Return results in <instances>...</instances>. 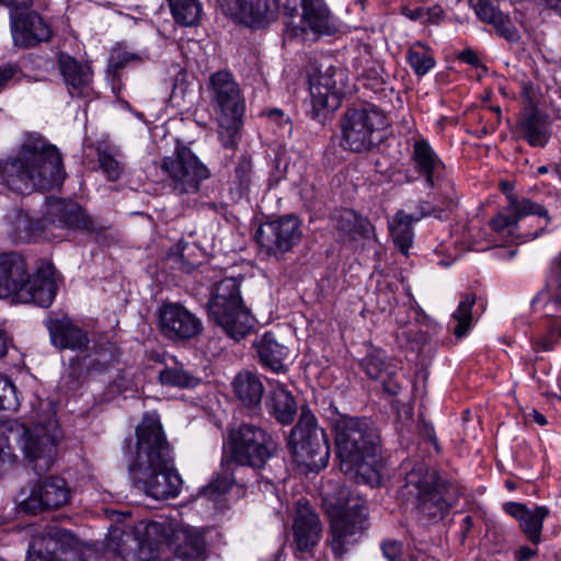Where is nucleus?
Returning <instances> with one entry per match:
<instances>
[{"label": "nucleus", "mask_w": 561, "mask_h": 561, "mask_svg": "<svg viewBox=\"0 0 561 561\" xmlns=\"http://www.w3.org/2000/svg\"><path fill=\"white\" fill-rule=\"evenodd\" d=\"M144 58L138 53L128 51L123 43H116L110 50L107 66L105 72L115 75H123V70L130 62L140 64Z\"/></svg>", "instance_id": "49530a36"}, {"label": "nucleus", "mask_w": 561, "mask_h": 561, "mask_svg": "<svg viewBox=\"0 0 561 561\" xmlns=\"http://www.w3.org/2000/svg\"><path fill=\"white\" fill-rule=\"evenodd\" d=\"M83 357L87 359L88 369L98 375L108 371L118 362L117 353L103 344L94 345L92 352L87 353Z\"/></svg>", "instance_id": "c03bdc74"}, {"label": "nucleus", "mask_w": 561, "mask_h": 561, "mask_svg": "<svg viewBox=\"0 0 561 561\" xmlns=\"http://www.w3.org/2000/svg\"><path fill=\"white\" fill-rule=\"evenodd\" d=\"M337 229L352 238L370 239L375 236V227L367 217L354 209H345L337 218Z\"/></svg>", "instance_id": "58836bf2"}, {"label": "nucleus", "mask_w": 561, "mask_h": 561, "mask_svg": "<svg viewBox=\"0 0 561 561\" xmlns=\"http://www.w3.org/2000/svg\"><path fill=\"white\" fill-rule=\"evenodd\" d=\"M66 176L61 151L38 131L25 133L16 154L0 160L1 183L18 194L60 188Z\"/></svg>", "instance_id": "f03ea898"}, {"label": "nucleus", "mask_w": 561, "mask_h": 561, "mask_svg": "<svg viewBox=\"0 0 561 561\" xmlns=\"http://www.w3.org/2000/svg\"><path fill=\"white\" fill-rule=\"evenodd\" d=\"M232 388L244 408L251 411L261 408L264 386L256 374L249 370L239 373L232 381Z\"/></svg>", "instance_id": "c9c22d12"}, {"label": "nucleus", "mask_w": 561, "mask_h": 561, "mask_svg": "<svg viewBox=\"0 0 561 561\" xmlns=\"http://www.w3.org/2000/svg\"><path fill=\"white\" fill-rule=\"evenodd\" d=\"M105 80L111 85V91L114 94L116 101L122 104L123 107H130L128 101L123 98L125 91V83L123 81V75H113L105 72Z\"/></svg>", "instance_id": "13d9d810"}, {"label": "nucleus", "mask_w": 561, "mask_h": 561, "mask_svg": "<svg viewBox=\"0 0 561 561\" xmlns=\"http://www.w3.org/2000/svg\"><path fill=\"white\" fill-rule=\"evenodd\" d=\"M457 60L460 62L467 64L476 69L483 68L485 69V66L481 61L478 54L470 47H467L459 51L456 56Z\"/></svg>", "instance_id": "338daca9"}, {"label": "nucleus", "mask_w": 561, "mask_h": 561, "mask_svg": "<svg viewBox=\"0 0 561 561\" xmlns=\"http://www.w3.org/2000/svg\"><path fill=\"white\" fill-rule=\"evenodd\" d=\"M335 73L336 69L329 67L324 73L309 78L310 115L321 125L341 106L345 95L343 88L336 84Z\"/></svg>", "instance_id": "5701e85b"}, {"label": "nucleus", "mask_w": 561, "mask_h": 561, "mask_svg": "<svg viewBox=\"0 0 561 561\" xmlns=\"http://www.w3.org/2000/svg\"><path fill=\"white\" fill-rule=\"evenodd\" d=\"M57 65L69 92L81 96L91 82V73L68 53L58 54Z\"/></svg>", "instance_id": "f704fd0d"}, {"label": "nucleus", "mask_w": 561, "mask_h": 561, "mask_svg": "<svg viewBox=\"0 0 561 561\" xmlns=\"http://www.w3.org/2000/svg\"><path fill=\"white\" fill-rule=\"evenodd\" d=\"M416 431L420 438L424 443L431 444L436 454H440L443 451L434 424L426 420L423 413H419L417 415Z\"/></svg>", "instance_id": "864d4df0"}, {"label": "nucleus", "mask_w": 561, "mask_h": 561, "mask_svg": "<svg viewBox=\"0 0 561 561\" xmlns=\"http://www.w3.org/2000/svg\"><path fill=\"white\" fill-rule=\"evenodd\" d=\"M427 193L426 199H420L415 206V211L408 214V218L417 222L423 218L433 217L439 220L447 218V211H450L457 201V193L453 182H447Z\"/></svg>", "instance_id": "7c9ffc66"}, {"label": "nucleus", "mask_w": 561, "mask_h": 561, "mask_svg": "<svg viewBox=\"0 0 561 561\" xmlns=\"http://www.w3.org/2000/svg\"><path fill=\"white\" fill-rule=\"evenodd\" d=\"M305 0H268V25L282 16L285 22L298 16V11Z\"/></svg>", "instance_id": "09e8293b"}, {"label": "nucleus", "mask_w": 561, "mask_h": 561, "mask_svg": "<svg viewBox=\"0 0 561 561\" xmlns=\"http://www.w3.org/2000/svg\"><path fill=\"white\" fill-rule=\"evenodd\" d=\"M58 285L53 262L41 260L33 274L25 256L16 251L0 252V298L49 308L56 299Z\"/></svg>", "instance_id": "20e7f679"}, {"label": "nucleus", "mask_w": 561, "mask_h": 561, "mask_svg": "<svg viewBox=\"0 0 561 561\" xmlns=\"http://www.w3.org/2000/svg\"><path fill=\"white\" fill-rule=\"evenodd\" d=\"M71 530L54 528L28 545L25 561H88Z\"/></svg>", "instance_id": "6ab92c4d"}, {"label": "nucleus", "mask_w": 561, "mask_h": 561, "mask_svg": "<svg viewBox=\"0 0 561 561\" xmlns=\"http://www.w3.org/2000/svg\"><path fill=\"white\" fill-rule=\"evenodd\" d=\"M190 244L184 241L178 242L172 249H171V255L175 256L176 262H179L182 266V270L185 273H192L197 264L194 262H190L186 259L185 251L188 249Z\"/></svg>", "instance_id": "bf43d9fd"}, {"label": "nucleus", "mask_w": 561, "mask_h": 561, "mask_svg": "<svg viewBox=\"0 0 561 561\" xmlns=\"http://www.w3.org/2000/svg\"><path fill=\"white\" fill-rule=\"evenodd\" d=\"M414 221L408 218L404 210H398L389 224V231L392 242L398 252L409 256V251L414 240Z\"/></svg>", "instance_id": "4c0bfd02"}, {"label": "nucleus", "mask_w": 561, "mask_h": 561, "mask_svg": "<svg viewBox=\"0 0 561 561\" xmlns=\"http://www.w3.org/2000/svg\"><path fill=\"white\" fill-rule=\"evenodd\" d=\"M48 217L53 222V228L59 227L68 230H79L96 236H102L110 229V226L95 220L79 203L70 199H55L49 205Z\"/></svg>", "instance_id": "393cba45"}, {"label": "nucleus", "mask_w": 561, "mask_h": 561, "mask_svg": "<svg viewBox=\"0 0 561 561\" xmlns=\"http://www.w3.org/2000/svg\"><path fill=\"white\" fill-rule=\"evenodd\" d=\"M287 447L295 460L309 471L319 472L329 465L331 447L325 430L308 404L301 407L298 422L287 437Z\"/></svg>", "instance_id": "1a4fd4ad"}, {"label": "nucleus", "mask_w": 561, "mask_h": 561, "mask_svg": "<svg viewBox=\"0 0 561 561\" xmlns=\"http://www.w3.org/2000/svg\"><path fill=\"white\" fill-rule=\"evenodd\" d=\"M561 341V319L554 316L546 317L540 323V330L531 339L535 351L551 352Z\"/></svg>", "instance_id": "a19ab883"}, {"label": "nucleus", "mask_w": 561, "mask_h": 561, "mask_svg": "<svg viewBox=\"0 0 561 561\" xmlns=\"http://www.w3.org/2000/svg\"><path fill=\"white\" fill-rule=\"evenodd\" d=\"M339 31L336 19L325 0H305L298 16L285 22V32L289 38L305 39L308 35L321 38L334 36Z\"/></svg>", "instance_id": "a211bd4d"}, {"label": "nucleus", "mask_w": 561, "mask_h": 561, "mask_svg": "<svg viewBox=\"0 0 561 561\" xmlns=\"http://www.w3.org/2000/svg\"><path fill=\"white\" fill-rule=\"evenodd\" d=\"M549 282L554 285L553 293L539 291L531 299V306L535 307L541 299H547L554 305L557 311H561V260L552 266Z\"/></svg>", "instance_id": "3c124183"}, {"label": "nucleus", "mask_w": 561, "mask_h": 561, "mask_svg": "<svg viewBox=\"0 0 561 561\" xmlns=\"http://www.w3.org/2000/svg\"><path fill=\"white\" fill-rule=\"evenodd\" d=\"M366 377L380 385L388 397H397L403 386L401 380L402 367L399 362L381 347L370 345L366 355L358 363Z\"/></svg>", "instance_id": "412c9836"}, {"label": "nucleus", "mask_w": 561, "mask_h": 561, "mask_svg": "<svg viewBox=\"0 0 561 561\" xmlns=\"http://www.w3.org/2000/svg\"><path fill=\"white\" fill-rule=\"evenodd\" d=\"M0 3L10 9V18H14L15 13L30 14L33 0H0Z\"/></svg>", "instance_id": "e2e57ef3"}, {"label": "nucleus", "mask_w": 561, "mask_h": 561, "mask_svg": "<svg viewBox=\"0 0 561 561\" xmlns=\"http://www.w3.org/2000/svg\"><path fill=\"white\" fill-rule=\"evenodd\" d=\"M496 34L510 43H517L520 39V34L517 27L512 23L508 15L502 13L491 24Z\"/></svg>", "instance_id": "5fc2aeb1"}, {"label": "nucleus", "mask_w": 561, "mask_h": 561, "mask_svg": "<svg viewBox=\"0 0 561 561\" xmlns=\"http://www.w3.org/2000/svg\"><path fill=\"white\" fill-rule=\"evenodd\" d=\"M322 524L319 515L310 508L298 511L293 522L291 548L297 558L313 557L320 542Z\"/></svg>", "instance_id": "c85d7f7f"}, {"label": "nucleus", "mask_w": 561, "mask_h": 561, "mask_svg": "<svg viewBox=\"0 0 561 561\" xmlns=\"http://www.w3.org/2000/svg\"><path fill=\"white\" fill-rule=\"evenodd\" d=\"M282 161L279 158H275L274 160V169L271 171L268 176V187H276L283 180L286 179L288 162L284 163V167L280 165Z\"/></svg>", "instance_id": "69168bd1"}, {"label": "nucleus", "mask_w": 561, "mask_h": 561, "mask_svg": "<svg viewBox=\"0 0 561 561\" xmlns=\"http://www.w3.org/2000/svg\"><path fill=\"white\" fill-rule=\"evenodd\" d=\"M339 147L350 153L370 154L380 151L387 127L385 111L370 102L348 105L339 122Z\"/></svg>", "instance_id": "423d86ee"}, {"label": "nucleus", "mask_w": 561, "mask_h": 561, "mask_svg": "<svg viewBox=\"0 0 561 561\" xmlns=\"http://www.w3.org/2000/svg\"><path fill=\"white\" fill-rule=\"evenodd\" d=\"M43 323L48 331L50 344L55 348L81 353L89 350V332L76 324L68 314L58 317L50 311Z\"/></svg>", "instance_id": "a878e982"}, {"label": "nucleus", "mask_w": 561, "mask_h": 561, "mask_svg": "<svg viewBox=\"0 0 561 561\" xmlns=\"http://www.w3.org/2000/svg\"><path fill=\"white\" fill-rule=\"evenodd\" d=\"M531 92L533 84L524 82V103L515 124L511 127V134L512 138L525 141L531 148H545L551 138L550 116L539 107Z\"/></svg>", "instance_id": "dca6fc26"}, {"label": "nucleus", "mask_w": 561, "mask_h": 561, "mask_svg": "<svg viewBox=\"0 0 561 561\" xmlns=\"http://www.w3.org/2000/svg\"><path fill=\"white\" fill-rule=\"evenodd\" d=\"M256 351L259 364L266 370L274 374L285 373L287 367L285 359L289 355V348L279 343L275 334L271 331L265 332L253 344Z\"/></svg>", "instance_id": "2f4dec72"}, {"label": "nucleus", "mask_w": 561, "mask_h": 561, "mask_svg": "<svg viewBox=\"0 0 561 561\" xmlns=\"http://www.w3.org/2000/svg\"><path fill=\"white\" fill-rule=\"evenodd\" d=\"M152 523H154L152 519H139L133 525L111 526L104 543L105 549L117 557H122L133 549L129 546V542L133 541L135 543L137 558L142 561L141 548L150 543L153 538L140 531L139 526L141 524L147 525Z\"/></svg>", "instance_id": "c756f323"}, {"label": "nucleus", "mask_w": 561, "mask_h": 561, "mask_svg": "<svg viewBox=\"0 0 561 561\" xmlns=\"http://www.w3.org/2000/svg\"><path fill=\"white\" fill-rule=\"evenodd\" d=\"M71 495L67 480L60 476L39 478L30 495L19 504L20 512L36 516L41 513L65 506Z\"/></svg>", "instance_id": "4be33fe9"}, {"label": "nucleus", "mask_w": 561, "mask_h": 561, "mask_svg": "<svg viewBox=\"0 0 561 561\" xmlns=\"http://www.w3.org/2000/svg\"><path fill=\"white\" fill-rule=\"evenodd\" d=\"M535 216L538 220H543L533 231L519 232L517 239L519 242L525 243L533 241L549 231L548 225L551 222V217L547 208L530 198L518 199L516 197L510 198L508 207L501 209L489 222L491 229L499 233H506L510 236L515 234L519 230L518 222L526 217Z\"/></svg>", "instance_id": "2eb2a0df"}, {"label": "nucleus", "mask_w": 561, "mask_h": 561, "mask_svg": "<svg viewBox=\"0 0 561 561\" xmlns=\"http://www.w3.org/2000/svg\"><path fill=\"white\" fill-rule=\"evenodd\" d=\"M160 168L180 194L198 192L202 182L210 176L207 165L180 140H176L173 154L162 158Z\"/></svg>", "instance_id": "f8f14e48"}, {"label": "nucleus", "mask_w": 561, "mask_h": 561, "mask_svg": "<svg viewBox=\"0 0 561 561\" xmlns=\"http://www.w3.org/2000/svg\"><path fill=\"white\" fill-rule=\"evenodd\" d=\"M162 386L181 389H194L201 383V379L183 367H164L158 377Z\"/></svg>", "instance_id": "a18cd8bd"}, {"label": "nucleus", "mask_w": 561, "mask_h": 561, "mask_svg": "<svg viewBox=\"0 0 561 561\" xmlns=\"http://www.w3.org/2000/svg\"><path fill=\"white\" fill-rule=\"evenodd\" d=\"M187 72L181 69L175 76L174 83L171 91V99L176 100L178 98L183 99L188 88Z\"/></svg>", "instance_id": "0e129e2a"}, {"label": "nucleus", "mask_w": 561, "mask_h": 561, "mask_svg": "<svg viewBox=\"0 0 561 561\" xmlns=\"http://www.w3.org/2000/svg\"><path fill=\"white\" fill-rule=\"evenodd\" d=\"M549 514L547 506L537 505L518 522L520 531L530 545L538 547L542 542L543 522Z\"/></svg>", "instance_id": "79ce46f5"}, {"label": "nucleus", "mask_w": 561, "mask_h": 561, "mask_svg": "<svg viewBox=\"0 0 561 561\" xmlns=\"http://www.w3.org/2000/svg\"><path fill=\"white\" fill-rule=\"evenodd\" d=\"M476 301V294L468 293L461 297L456 310L451 313L453 323L448 324V329L457 340L466 337L474 325L473 307Z\"/></svg>", "instance_id": "e433bc0d"}, {"label": "nucleus", "mask_w": 561, "mask_h": 561, "mask_svg": "<svg viewBox=\"0 0 561 561\" xmlns=\"http://www.w3.org/2000/svg\"><path fill=\"white\" fill-rule=\"evenodd\" d=\"M99 168L105 174L106 179L111 182H116L123 174L122 163L114 157L108 146L99 144L95 148Z\"/></svg>", "instance_id": "de8ad7c7"}, {"label": "nucleus", "mask_w": 561, "mask_h": 561, "mask_svg": "<svg viewBox=\"0 0 561 561\" xmlns=\"http://www.w3.org/2000/svg\"><path fill=\"white\" fill-rule=\"evenodd\" d=\"M206 309L209 321L236 342L254 329L255 318L242 298L241 282L236 277H225L213 285Z\"/></svg>", "instance_id": "0eeeda50"}, {"label": "nucleus", "mask_w": 561, "mask_h": 561, "mask_svg": "<svg viewBox=\"0 0 561 561\" xmlns=\"http://www.w3.org/2000/svg\"><path fill=\"white\" fill-rule=\"evenodd\" d=\"M404 486L414 499L420 518L433 525L444 520L463 495L456 479L423 461L415 462L405 473Z\"/></svg>", "instance_id": "39448f33"}, {"label": "nucleus", "mask_w": 561, "mask_h": 561, "mask_svg": "<svg viewBox=\"0 0 561 561\" xmlns=\"http://www.w3.org/2000/svg\"><path fill=\"white\" fill-rule=\"evenodd\" d=\"M255 178L252 154L243 152L233 161V169L229 175V194L232 201L238 202L248 197Z\"/></svg>", "instance_id": "473e14b6"}, {"label": "nucleus", "mask_w": 561, "mask_h": 561, "mask_svg": "<svg viewBox=\"0 0 561 561\" xmlns=\"http://www.w3.org/2000/svg\"><path fill=\"white\" fill-rule=\"evenodd\" d=\"M232 463L229 461L228 467L218 473L209 483V489L217 494L228 493L234 484L245 485V482H239L237 474L241 470V467L234 466L230 468Z\"/></svg>", "instance_id": "603ef678"}, {"label": "nucleus", "mask_w": 561, "mask_h": 561, "mask_svg": "<svg viewBox=\"0 0 561 561\" xmlns=\"http://www.w3.org/2000/svg\"><path fill=\"white\" fill-rule=\"evenodd\" d=\"M16 387L7 377L0 376V411L11 410L15 401Z\"/></svg>", "instance_id": "4d7b16f0"}, {"label": "nucleus", "mask_w": 561, "mask_h": 561, "mask_svg": "<svg viewBox=\"0 0 561 561\" xmlns=\"http://www.w3.org/2000/svg\"><path fill=\"white\" fill-rule=\"evenodd\" d=\"M382 556L388 561H403L402 543L398 540H385L380 545Z\"/></svg>", "instance_id": "680f3d73"}, {"label": "nucleus", "mask_w": 561, "mask_h": 561, "mask_svg": "<svg viewBox=\"0 0 561 561\" xmlns=\"http://www.w3.org/2000/svg\"><path fill=\"white\" fill-rule=\"evenodd\" d=\"M156 323L161 336L173 344H185L204 331L203 321L181 302L163 301L157 308Z\"/></svg>", "instance_id": "f3484780"}, {"label": "nucleus", "mask_w": 561, "mask_h": 561, "mask_svg": "<svg viewBox=\"0 0 561 561\" xmlns=\"http://www.w3.org/2000/svg\"><path fill=\"white\" fill-rule=\"evenodd\" d=\"M136 455L129 466L133 488L156 501L180 495L183 479L174 465L160 416L145 412L135 428Z\"/></svg>", "instance_id": "f257e3e1"}, {"label": "nucleus", "mask_w": 561, "mask_h": 561, "mask_svg": "<svg viewBox=\"0 0 561 561\" xmlns=\"http://www.w3.org/2000/svg\"><path fill=\"white\" fill-rule=\"evenodd\" d=\"M207 88L219 125L229 138L225 147L232 148L243 126L245 112V101L239 83L229 69H220L209 76Z\"/></svg>", "instance_id": "9d476101"}, {"label": "nucleus", "mask_w": 561, "mask_h": 561, "mask_svg": "<svg viewBox=\"0 0 561 561\" xmlns=\"http://www.w3.org/2000/svg\"><path fill=\"white\" fill-rule=\"evenodd\" d=\"M264 403L268 415L278 424L290 425L294 423L298 405L291 391L284 387H277L268 392Z\"/></svg>", "instance_id": "72a5a7b5"}, {"label": "nucleus", "mask_w": 561, "mask_h": 561, "mask_svg": "<svg viewBox=\"0 0 561 561\" xmlns=\"http://www.w3.org/2000/svg\"><path fill=\"white\" fill-rule=\"evenodd\" d=\"M331 431L341 469L354 473L357 483L380 486L386 465L380 435L369 419L339 414Z\"/></svg>", "instance_id": "7ed1b4c3"}, {"label": "nucleus", "mask_w": 561, "mask_h": 561, "mask_svg": "<svg viewBox=\"0 0 561 561\" xmlns=\"http://www.w3.org/2000/svg\"><path fill=\"white\" fill-rule=\"evenodd\" d=\"M405 61L417 78L424 77L436 66L433 49L420 41L407 49Z\"/></svg>", "instance_id": "ea45409f"}, {"label": "nucleus", "mask_w": 561, "mask_h": 561, "mask_svg": "<svg viewBox=\"0 0 561 561\" xmlns=\"http://www.w3.org/2000/svg\"><path fill=\"white\" fill-rule=\"evenodd\" d=\"M89 374H92L90 369H88L87 359L83 356H73L69 360V367L65 377L66 387L68 390L77 391L79 390Z\"/></svg>", "instance_id": "8fccbe9b"}, {"label": "nucleus", "mask_w": 561, "mask_h": 561, "mask_svg": "<svg viewBox=\"0 0 561 561\" xmlns=\"http://www.w3.org/2000/svg\"><path fill=\"white\" fill-rule=\"evenodd\" d=\"M8 219V234L13 243L38 244L50 241L54 237L53 222L46 215L14 208Z\"/></svg>", "instance_id": "b1692460"}, {"label": "nucleus", "mask_w": 561, "mask_h": 561, "mask_svg": "<svg viewBox=\"0 0 561 561\" xmlns=\"http://www.w3.org/2000/svg\"><path fill=\"white\" fill-rule=\"evenodd\" d=\"M503 511L517 519L518 522L522 520L527 513H529V508L526 504L519 503V502H506L503 504Z\"/></svg>", "instance_id": "774afa93"}, {"label": "nucleus", "mask_w": 561, "mask_h": 561, "mask_svg": "<svg viewBox=\"0 0 561 561\" xmlns=\"http://www.w3.org/2000/svg\"><path fill=\"white\" fill-rule=\"evenodd\" d=\"M13 43L20 48H33L53 37L51 26L37 12L19 13L10 18Z\"/></svg>", "instance_id": "cd10ccee"}, {"label": "nucleus", "mask_w": 561, "mask_h": 561, "mask_svg": "<svg viewBox=\"0 0 561 561\" xmlns=\"http://www.w3.org/2000/svg\"><path fill=\"white\" fill-rule=\"evenodd\" d=\"M262 115H265L270 122L275 123L279 128L287 129L288 134L291 133V119L289 115H287L283 110L273 107L267 111H264Z\"/></svg>", "instance_id": "052dcab7"}, {"label": "nucleus", "mask_w": 561, "mask_h": 561, "mask_svg": "<svg viewBox=\"0 0 561 561\" xmlns=\"http://www.w3.org/2000/svg\"><path fill=\"white\" fill-rule=\"evenodd\" d=\"M170 11L176 24L181 26H195L202 15L199 0H168Z\"/></svg>", "instance_id": "37998d69"}, {"label": "nucleus", "mask_w": 561, "mask_h": 561, "mask_svg": "<svg viewBox=\"0 0 561 561\" xmlns=\"http://www.w3.org/2000/svg\"><path fill=\"white\" fill-rule=\"evenodd\" d=\"M409 161L412 165V173H405L404 182L413 184L421 181L425 188H436L442 183L446 164L433 148L430 140L422 135L414 139Z\"/></svg>", "instance_id": "aec40b11"}, {"label": "nucleus", "mask_w": 561, "mask_h": 561, "mask_svg": "<svg viewBox=\"0 0 561 561\" xmlns=\"http://www.w3.org/2000/svg\"><path fill=\"white\" fill-rule=\"evenodd\" d=\"M367 528L368 513L364 504L355 503L332 508L329 513L327 546L334 559H343L347 547L356 543Z\"/></svg>", "instance_id": "ddd939ff"}, {"label": "nucleus", "mask_w": 561, "mask_h": 561, "mask_svg": "<svg viewBox=\"0 0 561 561\" xmlns=\"http://www.w3.org/2000/svg\"><path fill=\"white\" fill-rule=\"evenodd\" d=\"M229 459L233 466L261 470L277 448L272 435L259 425L242 422L228 431Z\"/></svg>", "instance_id": "9b49d317"}, {"label": "nucleus", "mask_w": 561, "mask_h": 561, "mask_svg": "<svg viewBox=\"0 0 561 561\" xmlns=\"http://www.w3.org/2000/svg\"><path fill=\"white\" fill-rule=\"evenodd\" d=\"M222 15L252 30L268 26V0H216Z\"/></svg>", "instance_id": "bb28decb"}, {"label": "nucleus", "mask_w": 561, "mask_h": 561, "mask_svg": "<svg viewBox=\"0 0 561 561\" xmlns=\"http://www.w3.org/2000/svg\"><path fill=\"white\" fill-rule=\"evenodd\" d=\"M140 531L152 536V541L141 548L142 561L159 558L162 546L173 551L183 561H204L207 556L205 533L195 527L174 528L167 520H154L152 524L139 526Z\"/></svg>", "instance_id": "6e6552de"}, {"label": "nucleus", "mask_w": 561, "mask_h": 561, "mask_svg": "<svg viewBox=\"0 0 561 561\" xmlns=\"http://www.w3.org/2000/svg\"><path fill=\"white\" fill-rule=\"evenodd\" d=\"M302 237V220L293 213L267 218L254 233V240L261 251L277 259L293 251L301 242Z\"/></svg>", "instance_id": "4468645a"}, {"label": "nucleus", "mask_w": 561, "mask_h": 561, "mask_svg": "<svg viewBox=\"0 0 561 561\" xmlns=\"http://www.w3.org/2000/svg\"><path fill=\"white\" fill-rule=\"evenodd\" d=\"M473 10L481 22L490 25L497 19V15L503 13L496 5H494L492 0H477L473 4Z\"/></svg>", "instance_id": "6e6d98bb"}]
</instances>
